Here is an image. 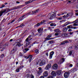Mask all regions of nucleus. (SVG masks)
I'll list each match as a JSON object with an SVG mask.
<instances>
[{"label":"nucleus","mask_w":78,"mask_h":78,"mask_svg":"<svg viewBox=\"0 0 78 78\" xmlns=\"http://www.w3.org/2000/svg\"><path fill=\"white\" fill-rule=\"evenodd\" d=\"M31 36L30 35L26 39L25 41L24 42L25 43H26V46H24L25 48H27V45H28L30 44V43L29 42V41H31V40L33 39L32 38H31Z\"/></svg>","instance_id":"f257e3e1"},{"label":"nucleus","mask_w":78,"mask_h":78,"mask_svg":"<svg viewBox=\"0 0 78 78\" xmlns=\"http://www.w3.org/2000/svg\"><path fill=\"white\" fill-rule=\"evenodd\" d=\"M21 42V39H19L16 40V46H17L18 47H21V46H22L23 44H21L20 42Z\"/></svg>","instance_id":"f03ea898"},{"label":"nucleus","mask_w":78,"mask_h":78,"mask_svg":"<svg viewBox=\"0 0 78 78\" xmlns=\"http://www.w3.org/2000/svg\"><path fill=\"white\" fill-rule=\"evenodd\" d=\"M8 45L7 44H5L4 45L2 46L0 45V50L1 51H4V49L6 47H7Z\"/></svg>","instance_id":"7ed1b4c3"},{"label":"nucleus","mask_w":78,"mask_h":78,"mask_svg":"<svg viewBox=\"0 0 78 78\" xmlns=\"http://www.w3.org/2000/svg\"><path fill=\"white\" fill-rule=\"evenodd\" d=\"M8 9H5L4 10H1L0 11V17H1V16L3 15V13H7V12H8Z\"/></svg>","instance_id":"20e7f679"},{"label":"nucleus","mask_w":78,"mask_h":78,"mask_svg":"<svg viewBox=\"0 0 78 78\" xmlns=\"http://www.w3.org/2000/svg\"><path fill=\"white\" fill-rule=\"evenodd\" d=\"M44 22H45V20L42 21L41 23H38L36 25H35L34 26V28H37V27H39L40 26V25H42V24H44Z\"/></svg>","instance_id":"39448f33"},{"label":"nucleus","mask_w":78,"mask_h":78,"mask_svg":"<svg viewBox=\"0 0 78 78\" xmlns=\"http://www.w3.org/2000/svg\"><path fill=\"white\" fill-rule=\"evenodd\" d=\"M64 61H65L64 58H62L59 60L58 62V64H61L62 63H63Z\"/></svg>","instance_id":"423d86ee"},{"label":"nucleus","mask_w":78,"mask_h":78,"mask_svg":"<svg viewBox=\"0 0 78 78\" xmlns=\"http://www.w3.org/2000/svg\"><path fill=\"white\" fill-rule=\"evenodd\" d=\"M70 75V73L69 72L65 73L64 74V77L65 78H68Z\"/></svg>","instance_id":"0eeeda50"},{"label":"nucleus","mask_w":78,"mask_h":78,"mask_svg":"<svg viewBox=\"0 0 78 78\" xmlns=\"http://www.w3.org/2000/svg\"><path fill=\"white\" fill-rule=\"evenodd\" d=\"M51 64H48L46 66L45 69L47 70H49V69H50V68H51Z\"/></svg>","instance_id":"6e6552de"},{"label":"nucleus","mask_w":78,"mask_h":78,"mask_svg":"<svg viewBox=\"0 0 78 78\" xmlns=\"http://www.w3.org/2000/svg\"><path fill=\"white\" fill-rule=\"evenodd\" d=\"M62 36L63 37H69V36L68 35V34L66 33L63 34L62 35Z\"/></svg>","instance_id":"1a4fd4ad"},{"label":"nucleus","mask_w":78,"mask_h":78,"mask_svg":"<svg viewBox=\"0 0 78 78\" xmlns=\"http://www.w3.org/2000/svg\"><path fill=\"white\" fill-rule=\"evenodd\" d=\"M54 53H55V52H54V51H52L50 53L49 57V59H51L52 58V57H53V55H54Z\"/></svg>","instance_id":"9d476101"},{"label":"nucleus","mask_w":78,"mask_h":78,"mask_svg":"<svg viewBox=\"0 0 78 78\" xmlns=\"http://www.w3.org/2000/svg\"><path fill=\"white\" fill-rule=\"evenodd\" d=\"M39 11V9H37L36 10V11H32L31 12L32 15H34V14H36V13H37V12H38Z\"/></svg>","instance_id":"9b49d317"},{"label":"nucleus","mask_w":78,"mask_h":78,"mask_svg":"<svg viewBox=\"0 0 78 78\" xmlns=\"http://www.w3.org/2000/svg\"><path fill=\"white\" fill-rule=\"evenodd\" d=\"M44 30V29L43 28H39L37 30V31L39 33H41L42 31H43Z\"/></svg>","instance_id":"f8f14e48"},{"label":"nucleus","mask_w":78,"mask_h":78,"mask_svg":"<svg viewBox=\"0 0 78 78\" xmlns=\"http://www.w3.org/2000/svg\"><path fill=\"white\" fill-rule=\"evenodd\" d=\"M45 61H44V60L42 61L41 60L40 63V65L41 66H43V65L45 64Z\"/></svg>","instance_id":"ddd939ff"},{"label":"nucleus","mask_w":78,"mask_h":78,"mask_svg":"<svg viewBox=\"0 0 78 78\" xmlns=\"http://www.w3.org/2000/svg\"><path fill=\"white\" fill-rule=\"evenodd\" d=\"M43 75L44 76H45V77H46V76H48V72L47 71H45L44 72Z\"/></svg>","instance_id":"4468645a"},{"label":"nucleus","mask_w":78,"mask_h":78,"mask_svg":"<svg viewBox=\"0 0 78 78\" xmlns=\"http://www.w3.org/2000/svg\"><path fill=\"white\" fill-rule=\"evenodd\" d=\"M22 6H23V5H20L14 7L13 8V9H17L18 8H20V7H22Z\"/></svg>","instance_id":"2eb2a0df"},{"label":"nucleus","mask_w":78,"mask_h":78,"mask_svg":"<svg viewBox=\"0 0 78 78\" xmlns=\"http://www.w3.org/2000/svg\"><path fill=\"white\" fill-rule=\"evenodd\" d=\"M52 68H53L54 69H57V68H58V65L56 64H55L53 65Z\"/></svg>","instance_id":"dca6fc26"},{"label":"nucleus","mask_w":78,"mask_h":78,"mask_svg":"<svg viewBox=\"0 0 78 78\" xmlns=\"http://www.w3.org/2000/svg\"><path fill=\"white\" fill-rule=\"evenodd\" d=\"M51 74L53 76H56V73L55 72L53 71L51 73Z\"/></svg>","instance_id":"f3484780"},{"label":"nucleus","mask_w":78,"mask_h":78,"mask_svg":"<svg viewBox=\"0 0 78 78\" xmlns=\"http://www.w3.org/2000/svg\"><path fill=\"white\" fill-rule=\"evenodd\" d=\"M24 17H25V15H23V16H21V17H20L18 20V22H19L20 21H22V20H23V18Z\"/></svg>","instance_id":"a211bd4d"},{"label":"nucleus","mask_w":78,"mask_h":78,"mask_svg":"<svg viewBox=\"0 0 78 78\" xmlns=\"http://www.w3.org/2000/svg\"><path fill=\"white\" fill-rule=\"evenodd\" d=\"M49 16L50 18H51V19L55 18V17H56V15H54V14L50 15Z\"/></svg>","instance_id":"6ab92c4d"},{"label":"nucleus","mask_w":78,"mask_h":78,"mask_svg":"<svg viewBox=\"0 0 78 78\" xmlns=\"http://www.w3.org/2000/svg\"><path fill=\"white\" fill-rule=\"evenodd\" d=\"M33 1L32 0H30L29 1L26 2H25V4L26 5H28V4H29V3H31L32 2H33Z\"/></svg>","instance_id":"aec40b11"},{"label":"nucleus","mask_w":78,"mask_h":78,"mask_svg":"<svg viewBox=\"0 0 78 78\" xmlns=\"http://www.w3.org/2000/svg\"><path fill=\"white\" fill-rule=\"evenodd\" d=\"M56 73L58 75H60L61 73V70H58L56 71Z\"/></svg>","instance_id":"412c9836"},{"label":"nucleus","mask_w":78,"mask_h":78,"mask_svg":"<svg viewBox=\"0 0 78 78\" xmlns=\"http://www.w3.org/2000/svg\"><path fill=\"white\" fill-rule=\"evenodd\" d=\"M77 22H78V19H76V20L73 22V23H74L73 24V26H74V25L76 24V23Z\"/></svg>","instance_id":"4be33fe9"},{"label":"nucleus","mask_w":78,"mask_h":78,"mask_svg":"<svg viewBox=\"0 0 78 78\" xmlns=\"http://www.w3.org/2000/svg\"><path fill=\"white\" fill-rule=\"evenodd\" d=\"M28 50H29L28 48H26L25 49L23 50V51L24 53H27V52L28 51Z\"/></svg>","instance_id":"5701e85b"},{"label":"nucleus","mask_w":78,"mask_h":78,"mask_svg":"<svg viewBox=\"0 0 78 78\" xmlns=\"http://www.w3.org/2000/svg\"><path fill=\"white\" fill-rule=\"evenodd\" d=\"M62 31L63 33H66L67 31V29L66 28H64L63 29Z\"/></svg>","instance_id":"b1692460"},{"label":"nucleus","mask_w":78,"mask_h":78,"mask_svg":"<svg viewBox=\"0 0 78 78\" xmlns=\"http://www.w3.org/2000/svg\"><path fill=\"white\" fill-rule=\"evenodd\" d=\"M45 53V55H46L47 56H48V51L46 50L44 51Z\"/></svg>","instance_id":"393cba45"},{"label":"nucleus","mask_w":78,"mask_h":78,"mask_svg":"<svg viewBox=\"0 0 78 78\" xmlns=\"http://www.w3.org/2000/svg\"><path fill=\"white\" fill-rule=\"evenodd\" d=\"M67 27L69 29H72L73 28V26L72 25H70L67 26Z\"/></svg>","instance_id":"a878e982"},{"label":"nucleus","mask_w":78,"mask_h":78,"mask_svg":"<svg viewBox=\"0 0 78 78\" xmlns=\"http://www.w3.org/2000/svg\"><path fill=\"white\" fill-rule=\"evenodd\" d=\"M54 31L55 32H58V33H61V32L58 29H55L54 30Z\"/></svg>","instance_id":"bb28decb"},{"label":"nucleus","mask_w":78,"mask_h":78,"mask_svg":"<svg viewBox=\"0 0 78 78\" xmlns=\"http://www.w3.org/2000/svg\"><path fill=\"white\" fill-rule=\"evenodd\" d=\"M30 57H32V55H28V57L25 56L24 58H25L26 59H28V58H30Z\"/></svg>","instance_id":"cd10ccee"},{"label":"nucleus","mask_w":78,"mask_h":78,"mask_svg":"<svg viewBox=\"0 0 78 78\" xmlns=\"http://www.w3.org/2000/svg\"><path fill=\"white\" fill-rule=\"evenodd\" d=\"M67 15L68 16V17H70V16H72V13H68Z\"/></svg>","instance_id":"c85d7f7f"},{"label":"nucleus","mask_w":78,"mask_h":78,"mask_svg":"<svg viewBox=\"0 0 78 78\" xmlns=\"http://www.w3.org/2000/svg\"><path fill=\"white\" fill-rule=\"evenodd\" d=\"M53 39V38H49L48 37H47L45 38V39H46V41H48L49 40H51V39Z\"/></svg>","instance_id":"c756f323"},{"label":"nucleus","mask_w":78,"mask_h":78,"mask_svg":"<svg viewBox=\"0 0 78 78\" xmlns=\"http://www.w3.org/2000/svg\"><path fill=\"white\" fill-rule=\"evenodd\" d=\"M71 72L72 73H74L75 71H76V69L75 68H73L71 70Z\"/></svg>","instance_id":"7c9ffc66"},{"label":"nucleus","mask_w":78,"mask_h":78,"mask_svg":"<svg viewBox=\"0 0 78 78\" xmlns=\"http://www.w3.org/2000/svg\"><path fill=\"white\" fill-rule=\"evenodd\" d=\"M50 26L51 27H55L56 26V24L55 23H51L50 24Z\"/></svg>","instance_id":"2f4dec72"},{"label":"nucleus","mask_w":78,"mask_h":78,"mask_svg":"<svg viewBox=\"0 0 78 78\" xmlns=\"http://www.w3.org/2000/svg\"><path fill=\"white\" fill-rule=\"evenodd\" d=\"M41 61V60H39L38 61H37L36 62V64H37V65L38 64H40Z\"/></svg>","instance_id":"473e14b6"},{"label":"nucleus","mask_w":78,"mask_h":78,"mask_svg":"<svg viewBox=\"0 0 78 78\" xmlns=\"http://www.w3.org/2000/svg\"><path fill=\"white\" fill-rule=\"evenodd\" d=\"M20 68H21V66H20V67L17 68L16 70L17 72H19V71H20V69H20Z\"/></svg>","instance_id":"72a5a7b5"},{"label":"nucleus","mask_w":78,"mask_h":78,"mask_svg":"<svg viewBox=\"0 0 78 78\" xmlns=\"http://www.w3.org/2000/svg\"><path fill=\"white\" fill-rule=\"evenodd\" d=\"M42 73V70H39L38 71L37 74L38 75H40L41 73Z\"/></svg>","instance_id":"f704fd0d"},{"label":"nucleus","mask_w":78,"mask_h":78,"mask_svg":"<svg viewBox=\"0 0 78 78\" xmlns=\"http://www.w3.org/2000/svg\"><path fill=\"white\" fill-rule=\"evenodd\" d=\"M69 22H68L66 23H65L64 24V26H66V25H67L69 24Z\"/></svg>","instance_id":"c9c22d12"},{"label":"nucleus","mask_w":78,"mask_h":78,"mask_svg":"<svg viewBox=\"0 0 78 78\" xmlns=\"http://www.w3.org/2000/svg\"><path fill=\"white\" fill-rule=\"evenodd\" d=\"M63 42H64L65 43H66V44H67L68 43H69V41L67 40H65L63 41Z\"/></svg>","instance_id":"e433bc0d"},{"label":"nucleus","mask_w":78,"mask_h":78,"mask_svg":"<svg viewBox=\"0 0 78 78\" xmlns=\"http://www.w3.org/2000/svg\"><path fill=\"white\" fill-rule=\"evenodd\" d=\"M15 51L16 50H14V49L12 50L11 52V53H14L15 52Z\"/></svg>","instance_id":"4c0bfd02"},{"label":"nucleus","mask_w":78,"mask_h":78,"mask_svg":"<svg viewBox=\"0 0 78 78\" xmlns=\"http://www.w3.org/2000/svg\"><path fill=\"white\" fill-rule=\"evenodd\" d=\"M75 50H78V45H76L75 46Z\"/></svg>","instance_id":"58836bf2"},{"label":"nucleus","mask_w":78,"mask_h":78,"mask_svg":"<svg viewBox=\"0 0 78 78\" xmlns=\"http://www.w3.org/2000/svg\"><path fill=\"white\" fill-rule=\"evenodd\" d=\"M49 42L50 44H53L54 43V41H49Z\"/></svg>","instance_id":"ea45409f"},{"label":"nucleus","mask_w":78,"mask_h":78,"mask_svg":"<svg viewBox=\"0 0 78 78\" xmlns=\"http://www.w3.org/2000/svg\"><path fill=\"white\" fill-rule=\"evenodd\" d=\"M62 19V17H60L57 18V20H61Z\"/></svg>","instance_id":"a19ab883"},{"label":"nucleus","mask_w":78,"mask_h":78,"mask_svg":"<svg viewBox=\"0 0 78 78\" xmlns=\"http://www.w3.org/2000/svg\"><path fill=\"white\" fill-rule=\"evenodd\" d=\"M65 21H66V20H61L59 21V22L60 23H63V22H65Z\"/></svg>","instance_id":"79ce46f5"},{"label":"nucleus","mask_w":78,"mask_h":78,"mask_svg":"<svg viewBox=\"0 0 78 78\" xmlns=\"http://www.w3.org/2000/svg\"><path fill=\"white\" fill-rule=\"evenodd\" d=\"M35 52L37 53V54H38L39 53V50H38V49H36L35 50Z\"/></svg>","instance_id":"37998d69"},{"label":"nucleus","mask_w":78,"mask_h":78,"mask_svg":"<svg viewBox=\"0 0 78 78\" xmlns=\"http://www.w3.org/2000/svg\"><path fill=\"white\" fill-rule=\"evenodd\" d=\"M30 57L29 59V62H31V60L32 59V57Z\"/></svg>","instance_id":"c03bdc74"},{"label":"nucleus","mask_w":78,"mask_h":78,"mask_svg":"<svg viewBox=\"0 0 78 78\" xmlns=\"http://www.w3.org/2000/svg\"><path fill=\"white\" fill-rule=\"evenodd\" d=\"M73 51H71L69 52V55H72V52H73Z\"/></svg>","instance_id":"a18cd8bd"},{"label":"nucleus","mask_w":78,"mask_h":78,"mask_svg":"<svg viewBox=\"0 0 78 78\" xmlns=\"http://www.w3.org/2000/svg\"><path fill=\"white\" fill-rule=\"evenodd\" d=\"M24 26H25L24 25H23V24H21L20 25V27H21L22 28H23V27H24Z\"/></svg>","instance_id":"49530a36"},{"label":"nucleus","mask_w":78,"mask_h":78,"mask_svg":"<svg viewBox=\"0 0 78 78\" xmlns=\"http://www.w3.org/2000/svg\"><path fill=\"white\" fill-rule=\"evenodd\" d=\"M65 44H66L64 42H63L61 43V45H65Z\"/></svg>","instance_id":"de8ad7c7"},{"label":"nucleus","mask_w":78,"mask_h":78,"mask_svg":"<svg viewBox=\"0 0 78 78\" xmlns=\"http://www.w3.org/2000/svg\"><path fill=\"white\" fill-rule=\"evenodd\" d=\"M47 37H49V38H50L51 37V34H50L48 35Z\"/></svg>","instance_id":"09e8293b"},{"label":"nucleus","mask_w":78,"mask_h":78,"mask_svg":"<svg viewBox=\"0 0 78 78\" xmlns=\"http://www.w3.org/2000/svg\"><path fill=\"white\" fill-rule=\"evenodd\" d=\"M53 76H49L48 77V78H53Z\"/></svg>","instance_id":"8fccbe9b"},{"label":"nucleus","mask_w":78,"mask_h":78,"mask_svg":"<svg viewBox=\"0 0 78 78\" xmlns=\"http://www.w3.org/2000/svg\"><path fill=\"white\" fill-rule=\"evenodd\" d=\"M63 17L65 18L66 17H68V16H67V15H64L63 16Z\"/></svg>","instance_id":"3c124183"},{"label":"nucleus","mask_w":78,"mask_h":78,"mask_svg":"<svg viewBox=\"0 0 78 78\" xmlns=\"http://www.w3.org/2000/svg\"><path fill=\"white\" fill-rule=\"evenodd\" d=\"M5 5H4V4H3L2 5V6L1 7H0V8H4V7H5Z\"/></svg>","instance_id":"603ef678"},{"label":"nucleus","mask_w":78,"mask_h":78,"mask_svg":"<svg viewBox=\"0 0 78 78\" xmlns=\"http://www.w3.org/2000/svg\"><path fill=\"white\" fill-rule=\"evenodd\" d=\"M44 61H45V63H47L48 62V60H43Z\"/></svg>","instance_id":"864d4df0"},{"label":"nucleus","mask_w":78,"mask_h":78,"mask_svg":"<svg viewBox=\"0 0 78 78\" xmlns=\"http://www.w3.org/2000/svg\"><path fill=\"white\" fill-rule=\"evenodd\" d=\"M3 56H4V55H3V54H2L1 55V57L2 58H3Z\"/></svg>","instance_id":"5fc2aeb1"},{"label":"nucleus","mask_w":78,"mask_h":78,"mask_svg":"<svg viewBox=\"0 0 78 78\" xmlns=\"http://www.w3.org/2000/svg\"><path fill=\"white\" fill-rule=\"evenodd\" d=\"M69 66L70 67H73V65L70 64L69 65Z\"/></svg>","instance_id":"6e6d98bb"},{"label":"nucleus","mask_w":78,"mask_h":78,"mask_svg":"<svg viewBox=\"0 0 78 78\" xmlns=\"http://www.w3.org/2000/svg\"><path fill=\"white\" fill-rule=\"evenodd\" d=\"M76 24L74 25V26H78V22H76Z\"/></svg>","instance_id":"4d7b16f0"},{"label":"nucleus","mask_w":78,"mask_h":78,"mask_svg":"<svg viewBox=\"0 0 78 78\" xmlns=\"http://www.w3.org/2000/svg\"><path fill=\"white\" fill-rule=\"evenodd\" d=\"M59 34L58 33H56L55 34V36H58Z\"/></svg>","instance_id":"13d9d810"},{"label":"nucleus","mask_w":78,"mask_h":78,"mask_svg":"<svg viewBox=\"0 0 78 78\" xmlns=\"http://www.w3.org/2000/svg\"><path fill=\"white\" fill-rule=\"evenodd\" d=\"M73 34V32H71L69 33V34H70V35H72V34Z\"/></svg>","instance_id":"bf43d9fd"},{"label":"nucleus","mask_w":78,"mask_h":78,"mask_svg":"<svg viewBox=\"0 0 78 78\" xmlns=\"http://www.w3.org/2000/svg\"><path fill=\"white\" fill-rule=\"evenodd\" d=\"M38 69H39V70H42V68H41V67H39L38 68Z\"/></svg>","instance_id":"052dcab7"},{"label":"nucleus","mask_w":78,"mask_h":78,"mask_svg":"<svg viewBox=\"0 0 78 78\" xmlns=\"http://www.w3.org/2000/svg\"><path fill=\"white\" fill-rule=\"evenodd\" d=\"M15 21V20H12V21L10 23H13V22H14Z\"/></svg>","instance_id":"680f3d73"},{"label":"nucleus","mask_w":78,"mask_h":78,"mask_svg":"<svg viewBox=\"0 0 78 78\" xmlns=\"http://www.w3.org/2000/svg\"><path fill=\"white\" fill-rule=\"evenodd\" d=\"M27 76H28V77H30V74H27Z\"/></svg>","instance_id":"e2e57ef3"},{"label":"nucleus","mask_w":78,"mask_h":78,"mask_svg":"<svg viewBox=\"0 0 78 78\" xmlns=\"http://www.w3.org/2000/svg\"><path fill=\"white\" fill-rule=\"evenodd\" d=\"M40 78H44V76H41Z\"/></svg>","instance_id":"0e129e2a"},{"label":"nucleus","mask_w":78,"mask_h":78,"mask_svg":"<svg viewBox=\"0 0 78 78\" xmlns=\"http://www.w3.org/2000/svg\"><path fill=\"white\" fill-rule=\"evenodd\" d=\"M75 12H77L78 13V10H75Z\"/></svg>","instance_id":"69168bd1"},{"label":"nucleus","mask_w":78,"mask_h":78,"mask_svg":"<svg viewBox=\"0 0 78 78\" xmlns=\"http://www.w3.org/2000/svg\"><path fill=\"white\" fill-rule=\"evenodd\" d=\"M76 16H78V13H76Z\"/></svg>","instance_id":"338daca9"},{"label":"nucleus","mask_w":78,"mask_h":78,"mask_svg":"<svg viewBox=\"0 0 78 78\" xmlns=\"http://www.w3.org/2000/svg\"><path fill=\"white\" fill-rule=\"evenodd\" d=\"M31 78H34V76L32 75Z\"/></svg>","instance_id":"774afa93"}]
</instances>
